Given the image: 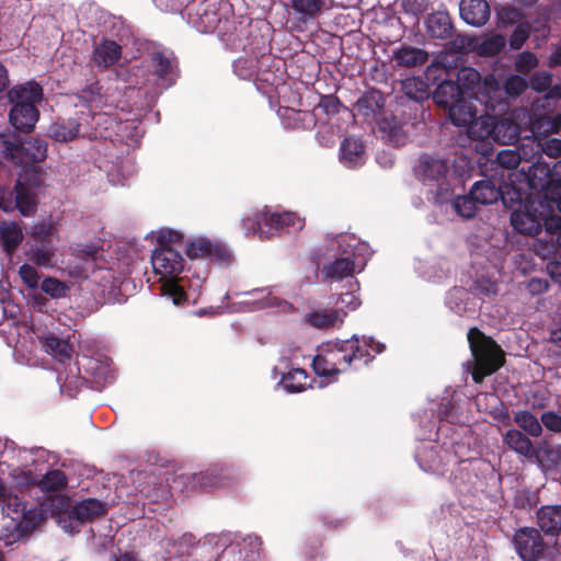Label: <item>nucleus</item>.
I'll return each mask as SVG.
<instances>
[{
    "instance_id": "obj_1",
    "label": "nucleus",
    "mask_w": 561,
    "mask_h": 561,
    "mask_svg": "<svg viewBox=\"0 0 561 561\" xmlns=\"http://www.w3.org/2000/svg\"><path fill=\"white\" fill-rule=\"evenodd\" d=\"M369 350L380 354L385 345L373 337L364 336L359 340L355 335L350 340L328 343L313 357V370L320 377H335L350 368L357 369L374 359L375 356L369 353Z\"/></svg>"
},
{
    "instance_id": "obj_2",
    "label": "nucleus",
    "mask_w": 561,
    "mask_h": 561,
    "mask_svg": "<svg viewBox=\"0 0 561 561\" xmlns=\"http://www.w3.org/2000/svg\"><path fill=\"white\" fill-rule=\"evenodd\" d=\"M44 98L43 88L36 81L13 87L8 91V100L11 104L9 122L11 126L22 133H31L39 118L36 103Z\"/></svg>"
},
{
    "instance_id": "obj_3",
    "label": "nucleus",
    "mask_w": 561,
    "mask_h": 561,
    "mask_svg": "<svg viewBox=\"0 0 561 561\" xmlns=\"http://www.w3.org/2000/svg\"><path fill=\"white\" fill-rule=\"evenodd\" d=\"M457 84L463 95H472L476 101L484 105L486 111H502L506 106L501 95L500 81L493 73L486 75L483 79L478 70L471 67H463L457 72Z\"/></svg>"
},
{
    "instance_id": "obj_4",
    "label": "nucleus",
    "mask_w": 561,
    "mask_h": 561,
    "mask_svg": "<svg viewBox=\"0 0 561 561\" xmlns=\"http://www.w3.org/2000/svg\"><path fill=\"white\" fill-rule=\"evenodd\" d=\"M305 227V218L296 213H274L268 207L253 210L242 218V228L245 236H259L268 239L280 229L300 231Z\"/></svg>"
},
{
    "instance_id": "obj_5",
    "label": "nucleus",
    "mask_w": 561,
    "mask_h": 561,
    "mask_svg": "<svg viewBox=\"0 0 561 561\" xmlns=\"http://www.w3.org/2000/svg\"><path fill=\"white\" fill-rule=\"evenodd\" d=\"M467 337L474 359L472 379L481 383L485 377L504 365V352L491 336L485 335L478 328H471Z\"/></svg>"
},
{
    "instance_id": "obj_6",
    "label": "nucleus",
    "mask_w": 561,
    "mask_h": 561,
    "mask_svg": "<svg viewBox=\"0 0 561 561\" xmlns=\"http://www.w3.org/2000/svg\"><path fill=\"white\" fill-rule=\"evenodd\" d=\"M150 68L152 85L157 93L174 85L180 77L178 58L160 50L150 55Z\"/></svg>"
},
{
    "instance_id": "obj_7",
    "label": "nucleus",
    "mask_w": 561,
    "mask_h": 561,
    "mask_svg": "<svg viewBox=\"0 0 561 561\" xmlns=\"http://www.w3.org/2000/svg\"><path fill=\"white\" fill-rule=\"evenodd\" d=\"M513 542L524 561H537L545 552L546 545L538 529L523 527L516 530Z\"/></svg>"
},
{
    "instance_id": "obj_8",
    "label": "nucleus",
    "mask_w": 561,
    "mask_h": 561,
    "mask_svg": "<svg viewBox=\"0 0 561 561\" xmlns=\"http://www.w3.org/2000/svg\"><path fill=\"white\" fill-rule=\"evenodd\" d=\"M510 188L513 187L504 181L484 179L477 181L470 188V192L479 205H491L501 199L505 206H508L505 194Z\"/></svg>"
},
{
    "instance_id": "obj_9",
    "label": "nucleus",
    "mask_w": 561,
    "mask_h": 561,
    "mask_svg": "<svg viewBox=\"0 0 561 561\" xmlns=\"http://www.w3.org/2000/svg\"><path fill=\"white\" fill-rule=\"evenodd\" d=\"M0 503L2 504L3 513L14 522L12 531L5 536V545H11L27 535L26 525L22 520L16 522L20 517L26 518V505L18 495L9 492H7V495Z\"/></svg>"
},
{
    "instance_id": "obj_10",
    "label": "nucleus",
    "mask_w": 561,
    "mask_h": 561,
    "mask_svg": "<svg viewBox=\"0 0 561 561\" xmlns=\"http://www.w3.org/2000/svg\"><path fill=\"white\" fill-rule=\"evenodd\" d=\"M151 262L156 274L161 278H176L184 267V260L174 248L156 249Z\"/></svg>"
},
{
    "instance_id": "obj_11",
    "label": "nucleus",
    "mask_w": 561,
    "mask_h": 561,
    "mask_svg": "<svg viewBox=\"0 0 561 561\" xmlns=\"http://www.w3.org/2000/svg\"><path fill=\"white\" fill-rule=\"evenodd\" d=\"M543 211L533 204L526 206V210H514L511 215L513 228L522 234L535 237L542 230Z\"/></svg>"
},
{
    "instance_id": "obj_12",
    "label": "nucleus",
    "mask_w": 561,
    "mask_h": 561,
    "mask_svg": "<svg viewBox=\"0 0 561 561\" xmlns=\"http://www.w3.org/2000/svg\"><path fill=\"white\" fill-rule=\"evenodd\" d=\"M186 255L191 260L195 259H208L217 262L229 261L230 254L228 250L217 242H213L207 238L194 239L186 247Z\"/></svg>"
},
{
    "instance_id": "obj_13",
    "label": "nucleus",
    "mask_w": 561,
    "mask_h": 561,
    "mask_svg": "<svg viewBox=\"0 0 561 561\" xmlns=\"http://www.w3.org/2000/svg\"><path fill=\"white\" fill-rule=\"evenodd\" d=\"M47 150L48 145L45 140L34 137L22 139L15 165L25 168L41 163L47 158Z\"/></svg>"
},
{
    "instance_id": "obj_14",
    "label": "nucleus",
    "mask_w": 561,
    "mask_h": 561,
    "mask_svg": "<svg viewBox=\"0 0 561 561\" xmlns=\"http://www.w3.org/2000/svg\"><path fill=\"white\" fill-rule=\"evenodd\" d=\"M107 508L105 503L98 499H85L76 503L68 511V518L78 522L80 525L92 523L96 518L105 516Z\"/></svg>"
},
{
    "instance_id": "obj_15",
    "label": "nucleus",
    "mask_w": 561,
    "mask_h": 561,
    "mask_svg": "<svg viewBox=\"0 0 561 561\" xmlns=\"http://www.w3.org/2000/svg\"><path fill=\"white\" fill-rule=\"evenodd\" d=\"M460 16L469 25L482 26L490 19V5L486 0H461Z\"/></svg>"
},
{
    "instance_id": "obj_16",
    "label": "nucleus",
    "mask_w": 561,
    "mask_h": 561,
    "mask_svg": "<svg viewBox=\"0 0 561 561\" xmlns=\"http://www.w3.org/2000/svg\"><path fill=\"white\" fill-rule=\"evenodd\" d=\"M528 183L533 190L540 191L543 197L551 195V162L538 160L528 171Z\"/></svg>"
},
{
    "instance_id": "obj_17",
    "label": "nucleus",
    "mask_w": 561,
    "mask_h": 561,
    "mask_svg": "<svg viewBox=\"0 0 561 561\" xmlns=\"http://www.w3.org/2000/svg\"><path fill=\"white\" fill-rule=\"evenodd\" d=\"M503 442L511 450L527 459L538 457L537 449L530 438L519 430H507L503 435Z\"/></svg>"
},
{
    "instance_id": "obj_18",
    "label": "nucleus",
    "mask_w": 561,
    "mask_h": 561,
    "mask_svg": "<svg viewBox=\"0 0 561 561\" xmlns=\"http://www.w3.org/2000/svg\"><path fill=\"white\" fill-rule=\"evenodd\" d=\"M520 127L511 117H497L494 115L492 140L501 144H514L519 139Z\"/></svg>"
},
{
    "instance_id": "obj_19",
    "label": "nucleus",
    "mask_w": 561,
    "mask_h": 561,
    "mask_svg": "<svg viewBox=\"0 0 561 561\" xmlns=\"http://www.w3.org/2000/svg\"><path fill=\"white\" fill-rule=\"evenodd\" d=\"M537 524L549 536L561 534V505H545L537 511Z\"/></svg>"
},
{
    "instance_id": "obj_20",
    "label": "nucleus",
    "mask_w": 561,
    "mask_h": 561,
    "mask_svg": "<svg viewBox=\"0 0 561 561\" xmlns=\"http://www.w3.org/2000/svg\"><path fill=\"white\" fill-rule=\"evenodd\" d=\"M392 59L398 67L415 68L424 66L428 60V53L422 48L402 45L393 51Z\"/></svg>"
},
{
    "instance_id": "obj_21",
    "label": "nucleus",
    "mask_w": 561,
    "mask_h": 561,
    "mask_svg": "<svg viewBox=\"0 0 561 561\" xmlns=\"http://www.w3.org/2000/svg\"><path fill=\"white\" fill-rule=\"evenodd\" d=\"M38 339L47 354H50L60 363L70 362L73 347L68 340L60 339L54 333L45 334Z\"/></svg>"
},
{
    "instance_id": "obj_22",
    "label": "nucleus",
    "mask_w": 561,
    "mask_h": 561,
    "mask_svg": "<svg viewBox=\"0 0 561 561\" xmlns=\"http://www.w3.org/2000/svg\"><path fill=\"white\" fill-rule=\"evenodd\" d=\"M365 146L354 136L345 137L340 147V159L348 168L364 163Z\"/></svg>"
},
{
    "instance_id": "obj_23",
    "label": "nucleus",
    "mask_w": 561,
    "mask_h": 561,
    "mask_svg": "<svg viewBox=\"0 0 561 561\" xmlns=\"http://www.w3.org/2000/svg\"><path fill=\"white\" fill-rule=\"evenodd\" d=\"M472 99V95H463L447 111L448 118L455 126L466 127L469 122L473 121L478 111Z\"/></svg>"
},
{
    "instance_id": "obj_24",
    "label": "nucleus",
    "mask_w": 561,
    "mask_h": 561,
    "mask_svg": "<svg viewBox=\"0 0 561 561\" xmlns=\"http://www.w3.org/2000/svg\"><path fill=\"white\" fill-rule=\"evenodd\" d=\"M463 96L460 91V85L453 80L442 81L433 93V101L438 107L444 108L446 112Z\"/></svg>"
},
{
    "instance_id": "obj_25",
    "label": "nucleus",
    "mask_w": 561,
    "mask_h": 561,
    "mask_svg": "<svg viewBox=\"0 0 561 561\" xmlns=\"http://www.w3.org/2000/svg\"><path fill=\"white\" fill-rule=\"evenodd\" d=\"M122 56V47L113 39H103L94 47L93 61L99 67L108 68Z\"/></svg>"
},
{
    "instance_id": "obj_26",
    "label": "nucleus",
    "mask_w": 561,
    "mask_h": 561,
    "mask_svg": "<svg viewBox=\"0 0 561 561\" xmlns=\"http://www.w3.org/2000/svg\"><path fill=\"white\" fill-rule=\"evenodd\" d=\"M421 174L424 184L432 185L440 180L447 178L448 165L442 159H436L431 156H425L421 160Z\"/></svg>"
},
{
    "instance_id": "obj_27",
    "label": "nucleus",
    "mask_w": 561,
    "mask_h": 561,
    "mask_svg": "<svg viewBox=\"0 0 561 561\" xmlns=\"http://www.w3.org/2000/svg\"><path fill=\"white\" fill-rule=\"evenodd\" d=\"M14 192L15 209L25 217L33 216L37 210L38 205L37 193L32 191L30 187H26L21 181H16Z\"/></svg>"
},
{
    "instance_id": "obj_28",
    "label": "nucleus",
    "mask_w": 561,
    "mask_h": 561,
    "mask_svg": "<svg viewBox=\"0 0 561 561\" xmlns=\"http://www.w3.org/2000/svg\"><path fill=\"white\" fill-rule=\"evenodd\" d=\"M427 33L433 38L447 39L453 36L454 26L447 12L432 13L426 22Z\"/></svg>"
},
{
    "instance_id": "obj_29",
    "label": "nucleus",
    "mask_w": 561,
    "mask_h": 561,
    "mask_svg": "<svg viewBox=\"0 0 561 561\" xmlns=\"http://www.w3.org/2000/svg\"><path fill=\"white\" fill-rule=\"evenodd\" d=\"M345 314L344 311L337 309L316 310L307 313L305 321L316 329L325 330L342 323Z\"/></svg>"
},
{
    "instance_id": "obj_30",
    "label": "nucleus",
    "mask_w": 561,
    "mask_h": 561,
    "mask_svg": "<svg viewBox=\"0 0 561 561\" xmlns=\"http://www.w3.org/2000/svg\"><path fill=\"white\" fill-rule=\"evenodd\" d=\"M21 142L22 138L15 130L0 129V153L5 161L15 165Z\"/></svg>"
},
{
    "instance_id": "obj_31",
    "label": "nucleus",
    "mask_w": 561,
    "mask_h": 561,
    "mask_svg": "<svg viewBox=\"0 0 561 561\" xmlns=\"http://www.w3.org/2000/svg\"><path fill=\"white\" fill-rule=\"evenodd\" d=\"M226 479L227 476L224 473V469L214 466L204 471L194 473L192 476V483L194 486H199L202 490L207 491L225 485Z\"/></svg>"
},
{
    "instance_id": "obj_32",
    "label": "nucleus",
    "mask_w": 561,
    "mask_h": 561,
    "mask_svg": "<svg viewBox=\"0 0 561 561\" xmlns=\"http://www.w3.org/2000/svg\"><path fill=\"white\" fill-rule=\"evenodd\" d=\"M355 272V261L353 256L335 259L333 262L324 264L322 274L325 278L340 280L352 277Z\"/></svg>"
},
{
    "instance_id": "obj_33",
    "label": "nucleus",
    "mask_w": 561,
    "mask_h": 561,
    "mask_svg": "<svg viewBox=\"0 0 561 561\" xmlns=\"http://www.w3.org/2000/svg\"><path fill=\"white\" fill-rule=\"evenodd\" d=\"M485 112H489L485 110ZM494 115L489 113L478 116L474 115L473 121L469 122L467 127V134L469 138L473 140H486L492 139Z\"/></svg>"
},
{
    "instance_id": "obj_34",
    "label": "nucleus",
    "mask_w": 561,
    "mask_h": 561,
    "mask_svg": "<svg viewBox=\"0 0 561 561\" xmlns=\"http://www.w3.org/2000/svg\"><path fill=\"white\" fill-rule=\"evenodd\" d=\"M80 135V124L76 119H62L48 127V136L56 141L67 142Z\"/></svg>"
},
{
    "instance_id": "obj_35",
    "label": "nucleus",
    "mask_w": 561,
    "mask_h": 561,
    "mask_svg": "<svg viewBox=\"0 0 561 561\" xmlns=\"http://www.w3.org/2000/svg\"><path fill=\"white\" fill-rule=\"evenodd\" d=\"M290 7L300 22L307 23L321 14L325 0H290Z\"/></svg>"
},
{
    "instance_id": "obj_36",
    "label": "nucleus",
    "mask_w": 561,
    "mask_h": 561,
    "mask_svg": "<svg viewBox=\"0 0 561 561\" xmlns=\"http://www.w3.org/2000/svg\"><path fill=\"white\" fill-rule=\"evenodd\" d=\"M385 105V99L380 91L371 90L364 93L356 102L357 112L365 117L375 116Z\"/></svg>"
},
{
    "instance_id": "obj_37",
    "label": "nucleus",
    "mask_w": 561,
    "mask_h": 561,
    "mask_svg": "<svg viewBox=\"0 0 561 561\" xmlns=\"http://www.w3.org/2000/svg\"><path fill=\"white\" fill-rule=\"evenodd\" d=\"M26 255L31 262L39 267L53 266L55 256L53 243L34 242L26 252Z\"/></svg>"
},
{
    "instance_id": "obj_38",
    "label": "nucleus",
    "mask_w": 561,
    "mask_h": 561,
    "mask_svg": "<svg viewBox=\"0 0 561 561\" xmlns=\"http://www.w3.org/2000/svg\"><path fill=\"white\" fill-rule=\"evenodd\" d=\"M0 239L3 250L11 254L23 241V233L21 228L15 222H1L0 225Z\"/></svg>"
},
{
    "instance_id": "obj_39",
    "label": "nucleus",
    "mask_w": 561,
    "mask_h": 561,
    "mask_svg": "<svg viewBox=\"0 0 561 561\" xmlns=\"http://www.w3.org/2000/svg\"><path fill=\"white\" fill-rule=\"evenodd\" d=\"M280 383L287 392H301L310 386L309 376L302 368H293L284 374Z\"/></svg>"
},
{
    "instance_id": "obj_40",
    "label": "nucleus",
    "mask_w": 561,
    "mask_h": 561,
    "mask_svg": "<svg viewBox=\"0 0 561 561\" xmlns=\"http://www.w3.org/2000/svg\"><path fill=\"white\" fill-rule=\"evenodd\" d=\"M402 91L404 95L417 103L430 98L428 84L421 78L411 77L402 81Z\"/></svg>"
},
{
    "instance_id": "obj_41",
    "label": "nucleus",
    "mask_w": 561,
    "mask_h": 561,
    "mask_svg": "<svg viewBox=\"0 0 561 561\" xmlns=\"http://www.w3.org/2000/svg\"><path fill=\"white\" fill-rule=\"evenodd\" d=\"M514 422L529 436L539 437L542 434V425L540 420H538L529 411H517L514 414Z\"/></svg>"
},
{
    "instance_id": "obj_42",
    "label": "nucleus",
    "mask_w": 561,
    "mask_h": 561,
    "mask_svg": "<svg viewBox=\"0 0 561 561\" xmlns=\"http://www.w3.org/2000/svg\"><path fill=\"white\" fill-rule=\"evenodd\" d=\"M57 232V226L50 219L36 222L31 228V237L34 242L53 243Z\"/></svg>"
},
{
    "instance_id": "obj_43",
    "label": "nucleus",
    "mask_w": 561,
    "mask_h": 561,
    "mask_svg": "<svg viewBox=\"0 0 561 561\" xmlns=\"http://www.w3.org/2000/svg\"><path fill=\"white\" fill-rule=\"evenodd\" d=\"M18 181H21L26 187L36 192L44 182V172L37 164L26 165L25 168H21L20 179Z\"/></svg>"
},
{
    "instance_id": "obj_44",
    "label": "nucleus",
    "mask_w": 561,
    "mask_h": 561,
    "mask_svg": "<svg viewBox=\"0 0 561 561\" xmlns=\"http://www.w3.org/2000/svg\"><path fill=\"white\" fill-rule=\"evenodd\" d=\"M479 204L473 199L471 192L468 195L457 196L453 199V207L455 211L463 218L474 217Z\"/></svg>"
},
{
    "instance_id": "obj_45",
    "label": "nucleus",
    "mask_w": 561,
    "mask_h": 561,
    "mask_svg": "<svg viewBox=\"0 0 561 561\" xmlns=\"http://www.w3.org/2000/svg\"><path fill=\"white\" fill-rule=\"evenodd\" d=\"M42 290L54 299L64 298L68 295L69 286L58 278L45 277L41 284Z\"/></svg>"
},
{
    "instance_id": "obj_46",
    "label": "nucleus",
    "mask_w": 561,
    "mask_h": 561,
    "mask_svg": "<svg viewBox=\"0 0 561 561\" xmlns=\"http://www.w3.org/2000/svg\"><path fill=\"white\" fill-rule=\"evenodd\" d=\"M39 484L45 491H60L67 486V477L61 470H50L43 477Z\"/></svg>"
},
{
    "instance_id": "obj_47",
    "label": "nucleus",
    "mask_w": 561,
    "mask_h": 561,
    "mask_svg": "<svg viewBox=\"0 0 561 561\" xmlns=\"http://www.w3.org/2000/svg\"><path fill=\"white\" fill-rule=\"evenodd\" d=\"M162 294L172 299L176 306L183 305L187 300V294L182 286L178 284L175 278H165L161 285Z\"/></svg>"
},
{
    "instance_id": "obj_48",
    "label": "nucleus",
    "mask_w": 561,
    "mask_h": 561,
    "mask_svg": "<svg viewBox=\"0 0 561 561\" xmlns=\"http://www.w3.org/2000/svg\"><path fill=\"white\" fill-rule=\"evenodd\" d=\"M505 45V36L496 34L482 41V43L479 45V54L485 57H493L500 54Z\"/></svg>"
},
{
    "instance_id": "obj_49",
    "label": "nucleus",
    "mask_w": 561,
    "mask_h": 561,
    "mask_svg": "<svg viewBox=\"0 0 561 561\" xmlns=\"http://www.w3.org/2000/svg\"><path fill=\"white\" fill-rule=\"evenodd\" d=\"M495 161L500 167L506 170H513L519 165L522 158L519 152L516 150L503 149L497 152Z\"/></svg>"
},
{
    "instance_id": "obj_50",
    "label": "nucleus",
    "mask_w": 561,
    "mask_h": 561,
    "mask_svg": "<svg viewBox=\"0 0 561 561\" xmlns=\"http://www.w3.org/2000/svg\"><path fill=\"white\" fill-rule=\"evenodd\" d=\"M348 286L350 290L340 295V304L350 310H355L360 305L359 297L355 295V290L359 288V284L356 279H351Z\"/></svg>"
},
{
    "instance_id": "obj_51",
    "label": "nucleus",
    "mask_w": 561,
    "mask_h": 561,
    "mask_svg": "<svg viewBox=\"0 0 561 561\" xmlns=\"http://www.w3.org/2000/svg\"><path fill=\"white\" fill-rule=\"evenodd\" d=\"M527 88L528 83L526 79L517 75L508 77L504 85L505 93L510 96H519Z\"/></svg>"
},
{
    "instance_id": "obj_52",
    "label": "nucleus",
    "mask_w": 561,
    "mask_h": 561,
    "mask_svg": "<svg viewBox=\"0 0 561 561\" xmlns=\"http://www.w3.org/2000/svg\"><path fill=\"white\" fill-rule=\"evenodd\" d=\"M433 185L436 186L435 191H432L436 204H445L453 201L451 197L454 193L447 178L434 183Z\"/></svg>"
},
{
    "instance_id": "obj_53",
    "label": "nucleus",
    "mask_w": 561,
    "mask_h": 561,
    "mask_svg": "<svg viewBox=\"0 0 561 561\" xmlns=\"http://www.w3.org/2000/svg\"><path fill=\"white\" fill-rule=\"evenodd\" d=\"M19 275L28 288L35 289L38 287L41 276L32 265L27 263L21 265L19 268Z\"/></svg>"
},
{
    "instance_id": "obj_54",
    "label": "nucleus",
    "mask_w": 561,
    "mask_h": 561,
    "mask_svg": "<svg viewBox=\"0 0 561 561\" xmlns=\"http://www.w3.org/2000/svg\"><path fill=\"white\" fill-rule=\"evenodd\" d=\"M294 123L297 128L310 130L317 125V117L313 112L310 111H295Z\"/></svg>"
},
{
    "instance_id": "obj_55",
    "label": "nucleus",
    "mask_w": 561,
    "mask_h": 561,
    "mask_svg": "<svg viewBox=\"0 0 561 561\" xmlns=\"http://www.w3.org/2000/svg\"><path fill=\"white\" fill-rule=\"evenodd\" d=\"M197 543L198 541L196 537L191 533H186L174 541V547L176 548L178 554L190 556L192 550L197 546Z\"/></svg>"
},
{
    "instance_id": "obj_56",
    "label": "nucleus",
    "mask_w": 561,
    "mask_h": 561,
    "mask_svg": "<svg viewBox=\"0 0 561 561\" xmlns=\"http://www.w3.org/2000/svg\"><path fill=\"white\" fill-rule=\"evenodd\" d=\"M541 425L552 433L561 434V415L554 411H546L540 416Z\"/></svg>"
},
{
    "instance_id": "obj_57",
    "label": "nucleus",
    "mask_w": 561,
    "mask_h": 561,
    "mask_svg": "<svg viewBox=\"0 0 561 561\" xmlns=\"http://www.w3.org/2000/svg\"><path fill=\"white\" fill-rule=\"evenodd\" d=\"M183 239V234L179 231L171 229H163L158 234V243L159 248H173L172 245L181 242Z\"/></svg>"
},
{
    "instance_id": "obj_58",
    "label": "nucleus",
    "mask_w": 561,
    "mask_h": 561,
    "mask_svg": "<svg viewBox=\"0 0 561 561\" xmlns=\"http://www.w3.org/2000/svg\"><path fill=\"white\" fill-rule=\"evenodd\" d=\"M0 209L3 211H12L15 209V192L14 187L0 184Z\"/></svg>"
},
{
    "instance_id": "obj_59",
    "label": "nucleus",
    "mask_w": 561,
    "mask_h": 561,
    "mask_svg": "<svg viewBox=\"0 0 561 561\" xmlns=\"http://www.w3.org/2000/svg\"><path fill=\"white\" fill-rule=\"evenodd\" d=\"M529 37V30L524 24H518L510 36V46L512 49H519Z\"/></svg>"
},
{
    "instance_id": "obj_60",
    "label": "nucleus",
    "mask_w": 561,
    "mask_h": 561,
    "mask_svg": "<svg viewBox=\"0 0 561 561\" xmlns=\"http://www.w3.org/2000/svg\"><path fill=\"white\" fill-rule=\"evenodd\" d=\"M341 101L335 95H324L321 98L319 107L328 115H334L340 112Z\"/></svg>"
},
{
    "instance_id": "obj_61",
    "label": "nucleus",
    "mask_w": 561,
    "mask_h": 561,
    "mask_svg": "<svg viewBox=\"0 0 561 561\" xmlns=\"http://www.w3.org/2000/svg\"><path fill=\"white\" fill-rule=\"evenodd\" d=\"M492 403L493 407L501 404L500 398L495 393L481 392L476 398V404L479 410H483L484 412L492 413L491 410L488 409V404Z\"/></svg>"
},
{
    "instance_id": "obj_62",
    "label": "nucleus",
    "mask_w": 561,
    "mask_h": 561,
    "mask_svg": "<svg viewBox=\"0 0 561 561\" xmlns=\"http://www.w3.org/2000/svg\"><path fill=\"white\" fill-rule=\"evenodd\" d=\"M552 82V77L550 73L542 72L536 73L530 78V87L538 92H542L547 90Z\"/></svg>"
},
{
    "instance_id": "obj_63",
    "label": "nucleus",
    "mask_w": 561,
    "mask_h": 561,
    "mask_svg": "<svg viewBox=\"0 0 561 561\" xmlns=\"http://www.w3.org/2000/svg\"><path fill=\"white\" fill-rule=\"evenodd\" d=\"M542 227L551 234L560 232L559 236H561V216L549 215L543 211Z\"/></svg>"
},
{
    "instance_id": "obj_64",
    "label": "nucleus",
    "mask_w": 561,
    "mask_h": 561,
    "mask_svg": "<svg viewBox=\"0 0 561 561\" xmlns=\"http://www.w3.org/2000/svg\"><path fill=\"white\" fill-rule=\"evenodd\" d=\"M551 195L561 196V160L551 164Z\"/></svg>"
}]
</instances>
